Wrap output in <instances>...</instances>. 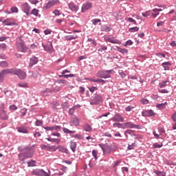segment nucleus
I'll use <instances>...</instances> for the list:
<instances>
[{"instance_id":"nucleus-21","label":"nucleus","mask_w":176,"mask_h":176,"mask_svg":"<svg viewBox=\"0 0 176 176\" xmlns=\"http://www.w3.org/2000/svg\"><path fill=\"white\" fill-rule=\"evenodd\" d=\"M58 150L59 152H62V153H66V154L69 153L68 148L64 147V146H58Z\"/></svg>"},{"instance_id":"nucleus-16","label":"nucleus","mask_w":176,"mask_h":176,"mask_svg":"<svg viewBox=\"0 0 176 176\" xmlns=\"http://www.w3.org/2000/svg\"><path fill=\"white\" fill-rule=\"evenodd\" d=\"M4 25H14L16 23L13 21L12 19H7L3 21Z\"/></svg>"},{"instance_id":"nucleus-32","label":"nucleus","mask_w":176,"mask_h":176,"mask_svg":"<svg viewBox=\"0 0 176 176\" xmlns=\"http://www.w3.org/2000/svg\"><path fill=\"white\" fill-rule=\"evenodd\" d=\"M166 105H167L166 102H165L164 103L158 104H157V108H159V109H164V108H166Z\"/></svg>"},{"instance_id":"nucleus-58","label":"nucleus","mask_w":176,"mask_h":176,"mask_svg":"<svg viewBox=\"0 0 176 176\" xmlns=\"http://www.w3.org/2000/svg\"><path fill=\"white\" fill-rule=\"evenodd\" d=\"M162 146H163V144H153V148H162Z\"/></svg>"},{"instance_id":"nucleus-50","label":"nucleus","mask_w":176,"mask_h":176,"mask_svg":"<svg viewBox=\"0 0 176 176\" xmlns=\"http://www.w3.org/2000/svg\"><path fill=\"white\" fill-rule=\"evenodd\" d=\"M131 109H134V107H133V106H127L125 108V111H126V112H130V111H131Z\"/></svg>"},{"instance_id":"nucleus-53","label":"nucleus","mask_w":176,"mask_h":176,"mask_svg":"<svg viewBox=\"0 0 176 176\" xmlns=\"http://www.w3.org/2000/svg\"><path fill=\"white\" fill-rule=\"evenodd\" d=\"M89 91H91V93H94V91H96V90H98L97 87H92L91 88H89Z\"/></svg>"},{"instance_id":"nucleus-59","label":"nucleus","mask_w":176,"mask_h":176,"mask_svg":"<svg viewBox=\"0 0 176 176\" xmlns=\"http://www.w3.org/2000/svg\"><path fill=\"white\" fill-rule=\"evenodd\" d=\"M19 87H27V83H19L18 84Z\"/></svg>"},{"instance_id":"nucleus-11","label":"nucleus","mask_w":176,"mask_h":176,"mask_svg":"<svg viewBox=\"0 0 176 176\" xmlns=\"http://www.w3.org/2000/svg\"><path fill=\"white\" fill-rule=\"evenodd\" d=\"M91 8H93V3L87 1L82 4L81 8V12H86V10H89Z\"/></svg>"},{"instance_id":"nucleus-33","label":"nucleus","mask_w":176,"mask_h":176,"mask_svg":"<svg viewBox=\"0 0 176 176\" xmlns=\"http://www.w3.org/2000/svg\"><path fill=\"white\" fill-rule=\"evenodd\" d=\"M125 21L133 23V24L137 25V21L133 18H125Z\"/></svg>"},{"instance_id":"nucleus-28","label":"nucleus","mask_w":176,"mask_h":176,"mask_svg":"<svg viewBox=\"0 0 176 176\" xmlns=\"http://www.w3.org/2000/svg\"><path fill=\"white\" fill-rule=\"evenodd\" d=\"M154 173L157 176H166V173L164 171H160L157 170H154Z\"/></svg>"},{"instance_id":"nucleus-57","label":"nucleus","mask_w":176,"mask_h":176,"mask_svg":"<svg viewBox=\"0 0 176 176\" xmlns=\"http://www.w3.org/2000/svg\"><path fill=\"white\" fill-rule=\"evenodd\" d=\"M49 148H50V146H47V145H45V144L41 145V148H42V149H45V151H49Z\"/></svg>"},{"instance_id":"nucleus-36","label":"nucleus","mask_w":176,"mask_h":176,"mask_svg":"<svg viewBox=\"0 0 176 176\" xmlns=\"http://www.w3.org/2000/svg\"><path fill=\"white\" fill-rule=\"evenodd\" d=\"M63 131L67 134H74L76 133L75 131H69V129L67 128H63Z\"/></svg>"},{"instance_id":"nucleus-48","label":"nucleus","mask_w":176,"mask_h":176,"mask_svg":"<svg viewBox=\"0 0 176 176\" xmlns=\"http://www.w3.org/2000/svg\"><path fill=\"white\" fill-rule=\"evenodd\" d=\"M95 99L96 100L97 102H100V101H102V97H101L100 95H96L95 96Z\"/></svg>"},{"instance_id":"nucleus-24","label":"nucleus","mask_w":176,"mask_h":176,"mask_svg":"<svg viewBox=\"0 0 176 176\" xmlns=\"http://www.w3.org/2000/svg\"><path fill=\"white\" fill-rule=\"evenodd\" d=\"M162 67L164 68L165 71H168L170 69V67L168 65H171L170 62H165L162 64Z\"/></svg>"},{"instance_id":"nucleus-41","label":"nucleus","mask_w":176,"mask_h":176,"mask_svg":"<svg viewBox=\"0 0 176 176\" xmlns=\"http://www.w3.org/2000/svg\"><path fill=\"white\" fill-rule=\"evenodd\" d=\"M131 45H133V41H131V40H129L126 42L125 44H124V46L127 47V46H131Z\"/></svg>"},{"instance_id":"nucleus-7","label":"nucleus","mask_w":176,"mask_h":176,"mask_svg":"<svg viewBox=\"0 0 176 176\" xmlns=\"http://www.w3.org/2000/svg\"><path fill=\"white\" fill-rule=\"evenodd\" d=\"M105 42H110V43H114L116 45H120L121 42L119 41V39L113 37V36H107L104 38Z\"/></svg>"},{"instance_id":"nucleus-49","label":"nucleus","mask_w":176,"mask_h":176,"mask_svg":"<svg viewBox=\"0 0 176 176\" xmlns=\"http://www.w3.org/2000/svg\"><path fill=\"white\" fill-rule=\"evenodd\" d=\"M142 104H149V100H148L146 98H142L141 100Z\"/></svg>"},{"instance_id":"nucleus-22","label":"nucleus","mask_w":176,"mask_h":176,"mask_svg":"<svg viewBox=\"0 0 176 176\" xmlns=\"http://www.w3.org/2000/svg\"><path fill=\"white\" fill-rule=\"evenodd\" d=\"M83 130H85V131H87L88 133H91V131H93V128L90 124H86L83 126Z\"/></svg>"},{"instance_id":"nucleus-35","label":"nucleus","mask_w":176,"mask_h":176,"mask_svg":"<svg viewBox=\"0 0 176 176\" xmlns=\"http://www.w3.org/2000/svg\"><path fill=\"white\" fill-rule=\"evenodd\" d=\"M8 62L6 61H1L0 63V67H1V68H6L8 67Z\"/></svg>"},{"instance_id":"nucleus-19","label":"nucleus","mask_w":176,"mask_h":176,"mask_svg":"<svg viewBox=\"0 0 176 176\" xmlns=\"http://www.w3.org/2000/svg\"><path fill=\"white\" fill-rule=\"evenodd\" d=\"M69 9L72 10V12H76L79 9V7L74 3H69Z\"/></svg>"},{"instance_id":"nucleus-8","label":"nucleus","mask_w":176,"mask_h":176,"mask_svg":"<svg viewBox=\"0 0 176 176\" xmlns=\"http://www.w3.org/2000/svg\"><path fill=\"white\" fill-rule=\"evenodd\" d=\"M9 74H13V69H6L1 71L0 73V82H2L3 78H5L6 75H9Z\"/></svg>"},{"instance_id":"nucleus-37","label":"nucleus","mask_w":176,"mask_h":176,"mask_svg":"<svg viewBox=\"0 0 176 176\" xmlns=\"http://www.w3.org/2000/svg\"><path fill=\"white\" fill-rule=\"evenodd\" d=\"M91 22L93 23L94 25H97L98 23H101V19H94L91 21Z\"/></svg>"},{"instance_id":"nucleus-43","label":"nucleus","mask_w":176,"mask_h":176,"mask_svg":"<svg viewBox=\"0 0 176 176\" xmlns=\"http://www.w3.org/2000/svg\"><path fill=\"white\" fill-rule=\"evenodd\" d=\"M97 153H98L97 151L96 150L92 151V155L94 156L95 160H97V159H98V157H97Z\"/></svg>"},{"instance_id":"nucleus-15","label":"nucleus","mask_w":176,"mask_h":176,"mask_svg":"<svg viewBox=\"0 0 176 176\" xmlns=\"http://www.w3.org/2000/svg\"><path fill=\"white\" fill-rule=\"evenodd\" d=\"M0 118L2 119V120H8V119H9V116L6 113V111L4 109L0 111Z\"/></svg>"},{"instance_id":"nucleus-30","label":"nucleus","mask_w":176,"mask_h":176,"mask_svg":"<svg viewBox=\"0 0 176 176\" xmlns=\"http://www.w3.org/2000/svg\"><path fill=\"white\" fill-rule=\"evenodd\" d=\"M113 127H118V129H124V123L120 124V123H114L113 124Z\"/></svg>"},{"instance_id":"nucleus-27","label":"nucleus","mask_w":176,"mask_h":176,"mask_svg":"<svg viewBox=\"0 0 176 176\" xmlns=\"http://www.w3.org/2000/svg\"><path fill=\"white\" fill-rule=\"evenodd\" d=\"M117 50L120 52V53H122L123 54H127L129 51L126 49H122L120 47H117Z\"/></svg>"},{"instance_id":"nucleus-56","label":"nucleus","mask_w":176,"mask_h":176,"mask_svg":"<svg viewBox=\"0 0 176 176\" xmlns=\"http://www.w3.org/2000/svg\"><path fill=\"white\" fill-rule=\"evenodd\" d=\"M10 109L11 111H16L17 109V107H16V105H14V104L10 105Z\"/></svg>"},{"instance_id":"nucleus-38","label":"nucleus","mask_w":176,"mask_h":176,"mask_svg":"<svg viewBox=\"0 0 176 176\" xmlns=\"http://www.w3.org/2000/svg\"><path fill=\"white\" fill-rule=\"evenodd\" d=\"M167 82L168 81H162V82H160V87L161 89H163V87H166V86H167Z\"/></svg>"},{"instance_id":"nucleus-34","label":"nucleus","mask_w":176,"mask_h":176,"mask_svg":"<svg viewBox=\"0 0 176 176\" xmlns=\"http://www.w3.org/2000/svg\"><path fill=\"white\" fill-rule=\"evenodd\" d=\"M139 30H140V28H138L137 26L136 27H133V28H131L129 30V32H137Z\"/></svg>"},{"instance_id":"nucleus-61","label":"nucleus","mask_w":176,"mask_h":176,"mask_svg":"<svg viewBox=\"0 0 176 176\" xmlns=\"http://www.w3.org/2000/svg\"><path fill=\"white\" fill-rule=\"evenodd\" d=\"M74 112H75V109H74V108H71V109L69 110V115H74Z\"/></svg>"},{"instance_id":"nucleus-42","label":"nucleus","mask_w":176,"mask_h":176,"mask_svg":"<svg viewBox=\"0 0 176 176\" xmlns=\"http://www.w3.org/2000/svg\"><path fill=\"white\" fill-rule=\"evenodd\" d=\"M7 45L5 43H0V50H6Z\"/></svg>"},{"instance_id":"nucleus-20","label":"nucleus","mask_w":176,"mask_h":176,"mask_svg":"<svg viewBox=\"0 0 176 176\" xmlns=\"http://www.w3.org/2000/svg\"><path fill=\"white\" fill-rule=\"evenodd\" d=\"M143 116H155V113L152 110H147L142 113Z\"/></svg>"},{"instance_id":"nucleus-5","label":"nucleus","mask_w":176,"mask_h":176,"mask_svg":"<svg viewBox=\"0 0 176 176\" xmlns=\"http://www.w3.org/2000/svg\"><path fill=\"white\" fill-rule=\"evenodd\" d=\"M13 75H17L21 80L27 78V73L20 69H13Z\"/></svg>"},{"instance_id":"nucleus-9","label":"nucleus","mask_w":176,"mask_h":176,"mask_svg":"<svg viewBox=\"0 0 176 176\" xmlns=\"http://www.w3.org/2000/svg\"><path fill=\"white\" fill-rule=\"evenodd\" d=\"M22 10L27 16H30L31 6H30V4H28V3L25 2L22 4Z\"/></svg>"},{"instance_id":"nucleus-45","label":"nucleus","mask_w":176,"mask_h":176,"mask_svg":"<svg viewBox=\"0 0 176 176\" xmlns=\"http://www.w3.org/2000/svg\"><path fill=\"white\" fill-rule=\"evenodd\" d=\"M142 15L143 17H148V16H151V11H146V12H142Z\"/></svg>"},{"instance_id":"nucleus-13","label":"nucleus","mask_w":176,"mask_h":176,"mask_svg":"<svg viewBox=\"0 0 176 176\" xmlns=\"http://www.w3.org/2000/svg\"><path fill=\"white\" fill-rule=\"evenodd\" d=\"M45 130L47 131H60L61 130V127L58 125H55L54 126H44Z\"/></svg>"},{"instance_id":"nucleus-40","label":"nucleus","mask_w":176,"mask_h":176,"mask_svg":"<svg viewBox=\"0 0 176 176\" xmlns=\"http://www.w3.org/2000/svg\"><path fill=\"white\" fill-rule=\"evenodd\" d=\"M35 161L31 160L30 162H28V167H35Z\"/></svg>"},{"instance_id":"nucleus-51","label":"nucleus","mask_w":176,"mask_h":176,"mask_svg":"<svg viewBox=\"0 0 176 176\" xmlns=\"http://www.w3.org/2000/svg\"><path fill=\"white\" fill-rule=\"evenodd\" d=\"M53 13L55 14V16H60L61 14V12L58 10H54Z\"/></svg>"},{"instance_id":"nucleus-64","label":"nucleus","mask_w":176,"mask_h":176,"mask_svg":"<svg viewBox=\"0 0 176 176\" xmlns=\"http://www.w3.org/2000/svg\"><path fill=\"white\" fill-rule=\"evenodd\" d=\"M170 46H172L173 47H176V41H173L172 42H170Z\"/></svg>"},{"instance_id":"nucleus-25","label":"nucleus","mask_w":176,"mask_h":176,"mask_svg":"<svg viewBox=\"0 0 176 176\" xmlns=\"http://www.w3.org/2000/svg\"><path fill=\"white\" fill-rule=\"evenodd\" d=\"M70 149H72V152H75L76 151V142H70Z\"/></svg>"},{"instance_id":"nucleus-63","label":"nucleus","mask_w":176,"mask_h":176,"mask_svg":"<svg viewBox=\"0 0 176 176\" xmlns=\"http://www.w3.org/2000/svg\"><path fill=\"white\" fill-rule=\"evenodd\" d=\"M42 124H43V122L41 120L36 121V126H41Z\"/></svg>"},{"instance_id":"nucleus-31","label":"nucleus","mask_w":176,"mask_h":176,"mask_svg":"<svg viewBox=\"0 0 176 176\" xmlns=\"http://www.w3.org/2000/svg\"><path fill=\"white\" fill-rule=\"evenodd\" d=\"M72 123L73 124H74L75 126H79V123H80V121H79V118H74L72 121Z\"/></svg>"},{"instance_id":"nucleus-44","label":"nucleus","mask_w":176,"mask_h":176,"mask_svg":"<svg viewBox=\"0 0 176 176\" xmlns=\"http://www.w3.org/2000/svg\"><path fill=\"white\" fill-rule=\"evenodd\" d=\"M107 49H108L107 47H106V46H102V47H101L100 48H99V49L98 50V52H100L101 53H102V52H105V50H107Z\"/></svg>"},{"instance_id":"nucleus-52","label":"nucleus","mask_w":176,"mask_h":176,"mask_svg":"<svg viewBox=\"0 0 176 176\" xmlns=\"http://www.w3.org/2000/svg\"><path fill=\"white\" fill-rule=\"evenodd\" d=\"M88 41L90 42L92 45H94V46H97L96 41L93 40L92 38H88Z\"/></svg>"},{"instance_id":"nucleus-46","label":"nucleus","mask_w":176,"mask_h":176,"mask_svg":"<svg viewBox=\"0 0 176 176\" xmlns=\"http://www.w3.org/2000/svg\"><path fill=\"white\" fill-rule=\"evenodd\" d=\"M74 138H78V140H83V135H79V134H76L73 135Z\"/></svg>"},{"instance_id":"nucleus-62","label":"nucleus","mask_w":176,"mask_h":176,"mask_svg":"<svg viewBox=\"0 0 176 176\" xmlns=\"http://www.w3.org/2000/svg\"><path fill=\"white\" fill-rule=\"evenodd\" d=\"M98 80V79H96L95 78H89V82H97Z\"/></svg>"},{"instance_id":"nucleus-29","label":"nucleus","mask_w":176,"mask_h":176,"mask_svg":"<svg viewBox=\"0 0 176 176\" xmlns=\"http://www.w3.org/2000/svg\"><path fill=\"white\" fill-rule=\"evenodd\" d=\"M19 133H23L25 134H27L28 133V130L25 127H19L18 128Z\"/></svg>"},{"instance_id":"nucleus-17","label":"nucleus","mask_w":176,"mask_h":176,"mask_svg":"<svg viewBox=\"0 0 176 176\" xmlns=\"http://www.w3.org/2000/svg\"><path fill=\"white\" fill-rule=\"evenodd\" d=\"M111 120H113V122H123L124 119L120 116V114L117 113L113 118H111Z\"/></svg>"},{"instance_id":"nucleus-47","label":"nucleus","mask_w":176,"mask_h":176,"mask_svg":"<svg viewBox=\"0 0 176 176\" xmlns=\"http://www.w3.org/2000/svg\"><path fill=\"white\" fill-rule=\"evenodd\" d=\"M10 10L12 13H17L19 12V9L17 8V7H12L11 8Z\"/></svg>"},{"instance_id":"nucleus-55","label":"nucleus","mask_w":176,"mask_h":176,"mask_svg":"<svg viewBox=\"0 0 176 176\" xmlns=\"http://www.w3.org/2000/svg\"><path fill=\"white\" fill-rule=\"evenodd\" d=\"M159 93H162V94H167L168 93V90L167 89H158Z\"/></svg>"},{"instance_id":"nucleus-60","label":"nucleus","mask_w":176,"mask_h":176,"mask_svg":"<svg viewBox=\"0 0 176 176\" xmlns=\"http://www.w3.org/2000/svg\"><path fill=\"white\" fill-rule=\"evenodd\" d=\"M132 149H134V143L128 146V150L129 151H131Z\"/></svg>"},{"instance_id":"nucleus-4","label":"nucleus","mask_w":176,"mask_h":176,"mask_svg":"<svg viewBox=\"0 0 176 176\" xmlns=\"http://www.w3.org/2000/svg\"><path fill=\"white\" fill-rule=\"evenodd\" d=\"M113 72V70H102L99 71L97 73L98 78H102L104 79H107V78H111L110 74H112Z\"/></svg>"},{"instance_id":"nucleus-14","label":"nucleus","mask_w":176,"mask_h":176,"mask_svg":"<svg viewBox=\"0 0 176 176\" xmlns=\"http://www.w3.org/2000/svg\"><path fill=\"white\" fill-rule=\"evenodd\" d=\"M139 125L132 124L131 122L124 123V129H138Z\"/></svg>"},{"instance_id":"nucleus-3","label":"nucleus","mask_w":176,"mask_h":176,"mask_svg":"<svg viewBox=\"0 0 176 176\" xmlns=\"http://www.w3.org/2000/svg\"><path fill=\"white\" fill-rule=\"evenodd\" d=\"M32 175H36V176H50L52 174V172L50 171V170H49L47 173L44 171L43 169L36 168L32 170Z\"/></svg>"},{"instance_id":"nucleus-23","label":"nucleus","mask_w":176,"mask_h":176,"mask_svg":"<svg viewBox=\"0 0 176 176\" xmlns=\"http://www.w3.org/2000/svg\"><path fill=\"white\" fill-rule=\"evenodd\" d=\"M31 14H34V16H36V17H38V16H41L39 15V10H36V8H34L30 12V16H31Z\"/></svg>"},{"instance_id":"nucleus-1","label":"nucleus","mask_w":176,"mask_h":176,"mask_svg":"<svg viewBox=\"0 0 176 176\" xmlns=\"http://www.w3.org/2000/svg\"><path fill=\"white\" fill-rule=\"evenodd\" d=\"M99 146L102 148L104 155H109L118 148V146L115 143H107L104 145L99 144Z\"/></svg>"},{"instance_id":"nucleus-12","label":"nucleus","mask_w":176,"mask_h":176,"mask_svg":"<svg viewBox=\"0 0 176 176\" xmlns=\"http://www.w3.org/2000/svg\"><path fill=\"white\" fill-rule=\"evenodd\" d=\"M43 47L47 53H53V45L52 42L48 41L46 45L43 44Z\"/></svg>"},{"instance_id":"nucleus-10","label":"nucleus","mask_w":176,"mask_h":176,"mask_svg":"<svg viewBox=\"0 0 176 176\" xmlns=\"http://www.w3.org/2000/svg\"><path fill=\"white\" fill-rule=\"evenodd\" d=\"M32 153H21L19 155V160H21L23 162L25 160V159L32 157Z\"/></svg>"},{"instance_id":"nucleus-54","label":"nucleus","mask_w":176,"mask_h":176,"mask_svg":"<svg viewBox=\"0 0 176 176\" xmlns=\"http://www.w3.org/2000/svg\"><path fill=\"white\" fill-rule=\"evenodd\" d=\"M30 3H32V5H36V3H39V1L38 0H28Z\"/></svg>"},{"instance_id":"nucleus-18","label":"nucleus","mask_w":176,"mask_h":176,"mask_svg":"<svg viewBox=\"0 0 176 176\" xmlns=\"http://www.w3.org/2000/svg\"><path fill=\"white\" fill-rule=\"evenodd\" d=\"M38 63V58L36 57H32L30 60L29 67L32 68V67H34L35 64Z\"/></svg>"},{"instance_id":"nucleus-39","label":"nucleus","mask_w":176,"mask_h":176,"mask_svg":"<svg viewBox=\"0 0 176 176\" xmlns=\"http://www.w3.org/2000/svg\"><path fill=\"white\" fill-rule=\"evenodd\" d=\"M58 149V146H50L49 147V151H52L53 152H56Z\"/></svg>"},{"instance_id":"nucleus-26","label":"nucleus","mask_w":176,"mask_h":176,"mask_svg":"<svg viewBox=\"0 0 176 176\" xmlns=\"http://www.w3.org/2000/svg\"><path fill=\"white\" fill-rule=\"evenodd\" d=\"M78 35H67L65 36L66 41H72V39H76Z\"/></svg>"},{"instance_id":"nucleus-2","label":"nucleus","mask_w":176,"mask_h":176,"mask_svg":"<svg viewBox=\"0 0 176 176\" xmlns=\"http://www.w3.org/2000/svg\"><path fill=\"white\" fill-rule=\"evenodd\" d=\"M16 49L18 52L21 53H27V52H31L28 47L25 46L23 37L20 36L16 41Z\"/></svg>"},{"instance_id":"nucleus-6","label":"nucleus","mask_w":176,"mask_h":176,"mask_svg":"<svg viewBox=\"0 0 176 176\" xmlns=\"http://www.w3.org/2000/svg\"><path fill=\"white\" fill-rule=\"evenodd\" d=\"M55 5H60V1L59 0H50L47 3H45L43 6L44 9H50V8H52V6H54Z\"/></svg>"}]
</instances>
